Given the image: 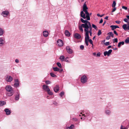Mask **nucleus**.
<instances>
[{"instance_id": "nucleus-1", "label": "nucleus", "mask_w": 129, "mask_h": 129, "mask_svg": "<svg viewBox=\"0 0 129 129\" xmlns=\"http://www.w3.org/2000/svg\"><path fill=\"white\" fill-rule=\"evenodd\" d=\"M80 20L82 22L84 23L78 25V28L80 31L83 33V28H84V30L85 32V43L87 46H88V40L89 39V33L90 36H91L92 34V28L90 22L86 20H84L82 18L80 19Z\"/></svg>"}, {"instance_id": "nucleus-2", "label": "nucleus", "mask_w": 129, "mask_h": 129, "mask_svg": "<svg viewBox=\"0 0 129 129\" xmlns=\"http://www.w3.org/2000/svg\"><path fill=\"white\" fill-rule=\"evenodd\" d=\"M88 8L85 3L83 6V11L80 12V15L81 17L83 18L84 19H87V21L90 20V17L89 16V13L87 10Z\"/></svg>"}, {"instance_id": "nucleus-3", "label": "nucleus", "mask_w": 129, "mask_h": 129, "mask_svg": "<svg viewBox=\"0 0 129 129\" xmlns=\"http://www.w3.org/2000/svg\"><path fill=\"white\" fill-rule=\"evenodd\" d=\"M5 89L6 91L9 92L7 93L8 96H11L14 93L12 87L10 86H7L6 87Z\"/></svg>"}, {"instance_id": "nucleus-4", "label": "nucleus", "mask_w": 129, "mask_h": 129, "mask_svg": "<svg viewBox=\"0 0 129 129\" xmlns=\"http://www.w3.org/2000/svg\"><path fill=\"white\" fill-rule=\"evenodd\" d=\"M87 77L85 75H83L81 77V81L83 84H84L87 82Z\"/></svg>"}, {"instance_id": "nucleus-5", "label": "nucleus", "mask_w": 129, "mask_h": 129, "mask_svg": "<svg viewBox=\"0 0 129 129\" xmlns=\"http://www.w3.org/2000/svg\"><path fill=\"white\" fill-rule=\"evenodd\" d=\"M5 39L4 37H0V46H2L5 44Z\"/></svg>"}, {"instance_id": "nucleus-6", "label": "nucleus", "mask_w": 129, "mask_h": 129, "mask_svg": "<svg viewBox=\"0 0 129 129\" xmlns=\"http://www.w3.org/2000/svg\"><path fill=\"white\" fill-rule=\"evenodd\" d=\"M9 12L8 10L3 11L1 14V15L4 17H7L9 16Z\"/></svg>"}, {"instance_id": "nucleus-7", "label": "nucleus", "mask_w": 129, "mask_h": 129, "mask_svg": "<svg viewBox=\"0 0 129 129\" xmlns=\"http://www.w3.org/2000/svg\"><path fill=\"white\" fill-rule=\"evenodd\" d=\"M121 125L129 127V122L127 120H125L122 123Z\"/></svg>"}, {"instance_id": "nucleus-8", "label": "nucleus", "mask_w": 129, "mask_h": 129, "mask_svg": "<svg viewBox=\"0 0 129 129\" xmlns=\"http://www.w3.org/2000/svg\"><path fill=\"white\" fill-rule=\"evenodd\" d=\"M13 78L10 76H7L5 78L6 80L8 82H11L13 80Z\"/></svg>"}, {"instance_id": "nucleus-9", "label": "nucleus", "mask_w": 129, "mask_h": 129, "mask_svg": "<svg viewBox=\"0 0 129 129\" xmlns=\"http://www.w3.org/2000/svg\"><path fill=\"white\" fill-rule=\"evenodd\" d=\"M58 45L59 46L61 47L63 45V41L60 40H58L57 41Z\"/></svg>"}, {"instance_id": "nucleus-10", "label": "nucleus", "mask_w": 129, "mask_h": 129, "mask_svg": "<svg viewBox=\"0 0 129 129\" xmlns=\"http://www.w3.org/2000/svg\"><path fill=\"white\" fill-rule=\"evenodd\" d=\"M112 51V50L111 49L109 50L108 51H106L104 53V54L105 56H106L107 55L109 56L111 54Z\"/></svg>"}, {"instance_id": "nucleus-11", "label": "nucleus", "mask_w": 129, "mask_h": 129, "mask_svg": "<svg viewBox=\"0 0 129 129\" xmlns=\"http://www.w3.org/2000/svg\"><path fill=\"white\" fill-rule=\"evenodd\" d=\"M122 27L125 30H129V23L127 25L125 24H123L122 26Z\"/></svg>"}, {"instance_id": "nucleus-12", "label": "nucleus", "mask_w": 129, "mask_h": 129, "mask_svg": "<svg viewBox=\"0 0 129 129\" xmlns=\"http://www.w3.org/2000/svg\"><path fill=\"white\" fill-rule=\"evenodd\" d=\"M42 88L44 90L46 91H49L50 89L48 86L45 85H43Z\"/></svg>"}, {"instance_id": "nucleus-13", "label": "nucleus", "mask_w": 129, "mask_h": 129, "mask_svg": "<svg viewBox=\"0 0 129 129\" xmlns=\"http://www.w3.org/2000/svg\"><path fill=\"white\" fill-rule=\"evenodd\" d=\"M14 80L15 81V83L14 84V86L15 87L18 86L19 84V82L18 79H16Z\"/></svg>"}, {"instance_id": "nucleus-14", "label": "nucleus", "mask_w": 129, "mask_h": 129, "mask_svg": "<svg viewBox=\"0 0 129 129\" xmlns=\"http://www.w3.org/2000/svg\"><path fill=\"white\" fill-rule=\"evenodd\" d=\"M66 49L67 52L69 54H71L73 53V51L71 49H70V47L69 46H67L66 47Z\"/></svg>"}, {"instance_id": "nucleus-15", "label": "nucleus", "mask_w": 129, "mask_h": 129, "mask_svg": "<svg viewBox=\"0 0 129 129\" xmlns=\"http://www.w3.org/2000/svg\"><path fill=\"white\" fill-rule=\"evenodd\" d=\"M74 37L75 38L77 39H79L81 37L80 35L79 34L77 33H76L74 34Z\"/></svg>"}, {"instance_id": "nucleus-16", "label": "nucleus", "mask_w": 129, "mask_h": 129, "mask_svg": "<svg viewBox=\"0 0 129 129\" xmlns=\"http://www.w3.org/2000/svg\"><path fill=\"white\" fill-rule=\"evenodd\" d=\"M59 86L58 85H56V86L54 88V90L56 92H57L59 90Z\"/></svg>"}, {"instance_id": "nucleus-17", "label": "nucleus", "mask_w": 129, "mask_h": 129, "mask_svg": "<svg viewBox=\"0 0 129 129\" xmlns=\"http://www.w3.org/2000/svg\"><path fill=\"white\" fill-rule=\"evenodd\" d=\"M48 34L49 33L48 31L45 30L43 31V35L45 37H47L48 36Z\"/></svg>"}, {"instance_id": "nucleus-18", "label": "nucleus", "mask_w": 129, "mask_h": 129, "mask_svg": "<svg viewBox=\"0 0 129 129\" xmlns=\"http://www.w3.org/2000/svg\"><path fill=\"white\" fill-rule=\"evenodd\" d=\"M5 32L4 30L2 28L0 27V36H3Z\"/></svg>"}, {"instance_id": "nucleus-19", "label": "nucleus", "mask_w": 129, "mask_h": 129, "mask_svg": "<svg viewBox=\"0 0 129 129\" xmlns=\"http://www.w3.org/2000/svg\"><path fill=\"white\" fill-rule=\"evenodd\" d=\"M5 111L6 112V114L7 115H10L11 113V111L10 110L8 109H5Z\"/></svg>"}, {"instance_id": "nucleus-20", "label": "nucleus", "mask_w": 129, "mask_h": 129, "mask_svg": "<svg viewBox=\"0 0 129 129\" xmlns=\"http://www.w3.org/2000/svg\"><path fill=\"white\" fill-rule=\"evenodd\" d=\"M110 27L111 28V29L112 30H114L117 28H119L116 25H111L110 26Z\"/></svg>"}, {"instance_id": "nucleus-21", "label": "nucleus", "mask_w": 129, "mask_h": 129, "mask_svg": "<svg viewBox=\"0 0 129 129\" xmlns=\"http://www.w3.org/2000/svg\"><path fill=\"white\" fill-rule=\"evenodd\" d=\"M124 44V42L122 41L119 42L118 44V47L119 48H120L121 45H123Z\"/></svg>"}, {"instance_id": "nucleus-22", "label": "nucleus", "mask_w": 129, "mask_h": 129, "mask_svg": "<svg viewBox=\"0 0 129 129\" xmlns=\"http://www.w3.org/2000/svg\"><path fill=\"white\" fill-rule=\"evenodd\" d=\"M105 114L107 115H110L111 113V112L109 110H106L105 111Z\"/></svg>"}, {"instance_id": "nucleus-23", "label": "nucleus", "mask_w": 129, "mask_h": 129, "mask_svg": "<svg viewBox=\"0 0 129 129\" xmlns=\"http://www.w3.org/2000/svg\"><path fill=\"white\" fill-rule=\"evenodd\" d=\"M65 35L68 37H69L70 36V34L69 32L67 30L65 31Z\"/></svg>"}, {"instance_id": "nucleus-24", "label": "nucleus", "mask_w": 129, "mask_h": 129, "mask_svg": "<svg viewBox=\"0 0 129 129\" xmlns=\"http://www.w3.org/2000/svg\"><path fill=\"white\" fill-rule=\"evenodd\" d=\"M6 103L5 101H0V106H2L4 105Z\"/></svg>"}, {"instance_id": "nucleus-25", "label": "nucleus", "mask_w": 129, "mask_h": 129, "mask_svg": "<svg viewBox=\"0 0 129 129\" xmlns=\"http://www.w3.org/2000/svg\"><path fill=\"white\" fill-rule=\"evenodd\" d=\"M59 59L62 61H64L65 59V57L63 55L61 56L59 58Z\"/></svg>"}, {"instance_id": "nucleus-26", "label": "nucleus", "mask_w": 129, "mask_h": 129, "mask_svg": "<svg viewBox=\"0 0 129 129\" xmlns=\"http://www.w3.org/2000/svg\"><path fill=\"white\" fill-rule=\"evenodd\" d=\"M110 37H112V38L114 37V34L111 32H109L107 34Z\"/></svg>"}, {"instance_id": "nucleus-27", "label": "nucleus", "mask_w": 129, "mask_h": 129, "mask_svg": "<svg viewBox=\"0 0 129 129\" xmlns=\"http://www.w3.org/2000/svg\"><path fill=\"white\" fill-rule=\"evenodd\" d=\"M74 125L73 124H72L70 126L67 127L66 128V129H72L73 128H74Z\"/></svg>"}, {"instance_id": "nucleus-28", "label": "nucleus", "mask_w": 129, "mask_h": 129, "mask_svg": "<svg viewBox=\"0 0 129 129\" xmlns=\"http://www.w3.org/2000/svg\"><path fill=\"white\" fill-rule=\"evenodd\" d=\"M128 127L124 126L123 125H121L120 129H127Z\"/></svg>"}, {"instance_id": "nucleus-29", "label": "nucleus", "mask_w": 129, "mask_h": 129, "mask_svg": "<svg viewBox=\"0 0 129 129\" xmlns=\"http://www.w3.org/2000/svg\"><path fill=\"white\" fill-rule=\"evenodd\" d=\"M19 94H17L15 97V100H18L19 99Z\"/></svg>"}, {"instance_id": "nucleus-30", "label": "nucleus", "mask_w": 129, "mask_h": 129, "mask_svg": "<svg viewBox=\"0 0 129 129\" xmlns=\"http://www.w3.org/2000/svg\"><path fill=\"white\" fill-rule=\"evenodd\" d=\"M53 69L54 71H59V69L57 67L53 68Z\"/></svg>"}, {"instance_id": "nucleus-31", "label": "nucleus", "mask_w": 129, "mask_h": 129, "mask_svg": "<svg viewBox=\"0 0 129 129\" xmlns=\"http://www.w3.org/2000/svg\"><path fill=\"white\" fill-rule=\"evenodd\" d=\"M125 42L126 43L129 44V38L128 37L125 40Z\"/></svg>"}, {"instance_id": "nucleus-32", "label": "nucleus", "mask_w": 129, "mask_h": 129, "mask_svg": "<svg viewBox=\"0 0 129 129\" xmlns=\"http://www.w3.org/2000/svg\"><path fill=\"white\" fill-rule=\"evenodd\" d=\"M116 3L115 1H113L112 5V7H115L116 5Z\"/></svg>"}, {"instance_id": "nucleus-33", "label": "nucleus", "mask_w": 129, "mask_h": 129, "mask_svg": "<svg viewBox=\"0 0 129 129\" xmlns=\"http://www.w3.org/2000/svg\"><path fill=\"white\" fill-rule=\"evenodd\" d=\"M56 64L57 65V66L60 68H62V66L61 65V64L59 62H58L56 63Z\"/></svg>"}, {"instance_id": "nucleus-34", "label": "nucleus", "mask_w": 129, "mask_h": 129, "mask_svg": "<svg viewBox=\"0 0 129 129\" xmlns=\"http://www.w3.org/2000/svg\"><path fill=\"white\" fill-rule=\"evenodd\" d=\"M113 41L114 43H117L118 42V39L117 38H116L113 39Z\"/></svg>"}, {"instance_id": "nucleus-35", "label": "nucleus", "mask_w": 129, "mask_h": 129, "mask_svg": "<svg viewBox=\"0 0 129 129\" xmlns=\"http://www.w3.org/2000/svg\"><path fill=\"white\" fill-rule=\"evenodd\" d=\"M50 74L51 76L53 77H56V75L52 73H50Z\"/></svg>"}, {"instance_id": "nucleus-36", "label": "nucleus", "mask_w": 129, "mask_h": 129, "mask_svg": "<svg viewBox=\"0 0 129 129\" xmlns=\"http://www.w3.org/2000/svg\"><path fill=\"white\" fill-rule=\"evenodd\" d=\"M69 58V57H67L64 59V60L66 62L68 63H70V62L68 60V59Z\"/></svg>"}, {"instance_id": "nucleus-37", "label": "nucleus", "mask_w": 129, "mask_h": 129, "mask_svg": "<svg viewBox=\"0 0 129 129\" xmlns=\"http://www.w3.org/2000/svg\"><path fill=\"white\" fill-rule=\"evenodd\" d=\"M47 92L48 93L49 95H52L53 94V93L50 91V89H49V91H47Z\"/></svg>"}, {"instance_id": "nucleus-38", "label": "nucleus", "mask_w": 129, "mask_h": 129, "mask_svg": "<svg viewBox=\"0 0 129 129\" xmlns=\"http://www.w3.org/2000/svg\"><path fill=\"white\" fill-rule=\"evenodd\" d=\"M47 92L48 93L49 95H52L53 94V93L50 91V89H49V91H47Z\"/></svg>"}, {"instance_id": "nucleus-39", "label": "nucleus", "mask_w": 129, "mask_h": 129, "mask_svg": "<svg viewBox=\"0 0 129 129\" xmlns=\"http://www.w3.org/2000/svg\"><path fill=\"white\" fill-rule=\"evenodd\" d=\"M45 82L46 84L47 85L50 84L51 83V82L48 80H47Z\"/></svg>"}, {"instance_id": "nucleus-40", "label": "nucleus", "mask_w": 129, "mask_h": 129, "mask_svg": "<svg viewBox=\"0 0 129 129\" xmlns=\"http://www.w3.org/2000/svg\"><path fill=\"white\" fill-rule=\"evenodd\" d=\"M102 34V32L101 30H99L98 33V36Z\"/></svg>"}, {"instance_id": "nucleus-41", "label": "nucleus", "mask_w": 129, "mask_h": 129, "mask_svg": "<svg viewBox=\"0 0 129 129\" xmlns=\"http://www.w3.org/2000/svg\"><path fill=\"white\" fill-rule=\"evenodd\" d=\"M92 26L93 28H94L96 29H97V28L96 26L93 24H92Z\"/></svg>"}, {"instance_id": "nucleus-42", "label": "nucleus", "mask_w": 129, "mask_h": 129, "mask_svg": "<svg viewBox=\"0 0 129 129\" xmlns=\"http://www.w3.org/2000/svg\"><path fill=\"white\" fill-rule=\"evenodd\" d=\"M64 94V92H63L62 91L60 93V95L61 96V97H62Z\"/></svg>"}, {"instance_id": "nucleus-43", "label": "nucleus", "mask_w": 129, "mask_h": 129, "mask_svg": "<svg viewBox=\"0 0 129 129\" xmlns=\"http://www.w3.org/2000/svg\"><path fill=\"white\" fill-rule=\"evenodd\" d=\"M88 41H89L90 43L92 45H93V41L91 39H89Z\"/></svg>"}, {"instance_id": "nucleus-44", "label": "nucleus", "mask_w": 129, "mask_h": 129, "mask_svg": "<svg viewBox=\"0 0 129 129\" xmlns=\"http://www.w3.org/2000/svg\"><path fill=\"white\" fill-rule=\"evenodd\" d=\"M122 9H124L125 10H126L127 9V7H125L124 6H122Z\"/></svg>"}, {"instance_id": "nucleus-45", "label": "nucleus", "mask_w": 129, "mask_h": 129, "mask_svg": "<svg viewBox=\"0 0 129 129\" xmlns=\"http://www.w3.org/2000/svg\"><path fill=\"white\" fill-rule=\"evenodd\" d=\"M53 104L54 105H55L56 106H57L58 105V103H57L56 102H54L53 103Z\"/></svg>"}, {"instance_id": "nucleus-46", "label": "nucleus", "mask_w": 129, "mask_h": 129, "mask_svg": "<svg viewBox=\"0 0 129 129\" xmlns=\"http://www.w3.org/2000/svg\"><path fill=\"white\" fill-rule=\"evenodd\" d=\"M104 44L106 46H108L109 44V42H106L104 43Z\"/></svg>"}, {"instance_id": "nucleus-47", "label": "nucleus", "mask_w": 129, "mask_h": 129, "mask_svg": "<svg viewBox=\"0 0 129 129\" xmlns=\"http://www.w3.org/2000/svg\"><path fill=\"white\" fill-rule=\"evenodd\" d=\"M124 21L126 22H128V19L127 18H125L124 19Z\"/></svg>"}, {"instance_id": "nucleus-48", "label": "nucleus", "mask_w": 129, "mask_h": 129, "mask_svg": "<svg viewBox=\"0 0 129 129\" xmlns=\"http://www.w3.org/2000/svg\"><path fill=\"white\" fill-rule=\"evenodd\" d=\"M80 48L82 50H83L84 47V46L83 45H81L80 46Z\"/></svg>"}, {"instance_id": "nucleus-49", "label": "nucleus", "mask_w": 129, "mask_h": 129, "mask_svg": "<svg viewBox=\"0 0 129 129\" xmlns=\"http://www.w3.org/2000/svg\"><path fill=\"white\" fill-rule=\"evenodd\" d=\"M73 121H76L78 120V119L77 118H73Z\"/></svg>"}, {"instance_id": "nucleus-50", "label": "nucleus", "mask_w": 129, "mask_h": 129, "mask_svg": "<svg viewBox=\"0 0 129 129\" xmlns=\"http://www.w3.org/2000/svg\"><path fill=\"white\" fill-rule=\"evenodd\" d=\"M114 8L113 9L112 11V12H114L116 10V8L115 7H114Z\"/></svg>"}, {"instance_id": "nucleus-51", "label": "nucleus", "mask_w": 129, "mask_h": 129, "mask_svg": "<svg viewBox=\"0 0 129 129\" xmlns=\"http://www.w3.org/2000/svg\"><path fill=\"white\" fill-rule=\"evenodd\" d=\"M110 36H107V37H106V40H109V39H110Z\"/></svg>"}, {"instance_id": "nucleus-52", "label": "nucleus", "mask_w": 129, "mask_h": 129, "mask_svg": "<svg viewBox=\"0 0 129 129\" xmlns=\"http://www.w3.org/2000/svg\"><path fill=\"white\" fill-rule=\"evenodd\" d=\"M101 54L100 52H99L97 54V56H98L100 57V56Z\"/></svg>"}, {"instance_id": "nucleus-53", "label": "nucleus", "mask_w": 129, "mask_h": 129, "mask_svg": "<svg viewBox=\"0 0 129 129\" xmlns=\"http://www.w3.org/2000/svg\"><path fill=\"white\" fill-rule=\"evenodd\" d=\"M114 33L116 35H118V34L117 33V32L115 30H114Z\"/></svg>"}, {"instance_id": "nucleus-54", "label": "nucleus", "mask_w": 129, "mask_h": 129, "mask_svg": "<svg viewBox=\"0 0 129 129\" xmlns=\"http://www.w3.org/2000/svg\"><path fill=\"white\" fill-rule=\"evenodd\" d=\"M15 62L16 63H18L19 62V60L17 59H16L15 60Z\"/></svg>"}, {"instance_id": "nucleus-55", "label": "nucleus", "mask_w": 129, "mask_h": 129, "mask_svg": "<svg viewBox=\"0 0 129 129\" xmlns=\"http://www.w3.org/2000/svg\"><path fill=\"white\" fill-rule=\"evenodd\" d=\"M103 22V20L102 19H101L99 23H101Z\"/></svg>"}, {"instance_id": "nucleus-56", "label": "nucleus", "mask_w": 129, "mask_h": 129, "mask_svg": "<svg viewBox=\"0 0 129 129\" xmlns=\"http://www.w3.org/2000/svg\"><path fill=\"white\" fill-rule=\"evenodd\" d=\"M59 71L61 73L63 71V69H61L60 70L59 69Z\"/></svg>"}, {"instance_id": "nucleus-57", "label": "nucleus", "mask_w": 129, "mask_h": 129, "mask_svg": "<svg viewBox=\"0 0 129 129\" xmlns=\"http://www.w3.org/2000/svg\"><path fill=\"white\" fill-rule=\"evenodd\" d=\"M108 16H106L105 17V19H106L107 20H108Z\"/></svg>"}, {"instance_id": "nucleus-58", "label": "nucleus", "mask_w": 129, "mask_h": 129, "mask_svg": "<svg viewBox=\"0 0 129 129\" xmlns=\"http://www.w3.org/2000/svg\"><path fill=\"white\" fill-rule=\"evenodd\" d=\"M115 22L117 24H119L120 23V21H116Z\"/></svg>"}, {"instance_id": "nucleus-59", "label": "nucleus", "mask_w": 129, "mask_h": 129, "mask_svg": "<svg viewBox=\"0 0 129 129\" xmlns=\"http://www.w3.org/2000/svg\"><path fill=\"white\" fill-rule=\"evenodd\" d=\"M93 54L94 55H95L96 54V53L95 52H94L93 53Z\"/></svg>"}, {"instance_id": "nucleus-60", "label": "nucleus", "mask_w": 129, "mask_h": 129, "mask_svg": "<svg viewBox=\"0 0 129 129\" xmlns=\"http://www.w3.org/2000/svg\"><path fill=\"white\" fill-rule=\"evenodd\" d=\"M126 17L127 18V19H129V15L127 16Z\"/></svg>"}, {"instance_id": "nucleus-61", "label": "nucleus", "mask_w": 129, "mask_h": 129, "mask_svg": "<svg viewBox=\"0 0 129 129\" xmlns=\"http://www.w3.org/2000/svg\"><path fill=\"white\" fill-rule=\"evenodd\" d=\"M97 15L98 16H99V17H100V15L99 14H97Z\"/></svg>"}, {"instance_id": "nucleus-62", "label": "nucleus", "mask_w": 129, "mask_h": 129, "mask_svg": "<svg viewBox=\"0 0 129 129\" xmlns=\"http://www.w3.org/2000/svg\"><path fill=\"white\" fill-rule=\"evenodd\" d=\"M111 47V46H109L108 47V48H110Z\"/></svg>"}, {"instance_id": "nucleus-63", "label": "nucleus", "mask_w": 129, "mask_h": 129, "mask_svg": "<svg viewBox=\"0 0 129 129\" xmlns=\"http://www.w3.org/2000/svg\"><path fill=\"white\" fill-rule=\"evenodd\" d=\"M81 119H83V120H84V119H85V118H83V117H81Z\"/></svg>"}, {"instance_id": "nucleus-64", "label": "nucleus", "mask_w": 129, "mask_h": 129, "mask_svg": "<svg viewBox=\"0 0 129 129\" xmlns=\"http://www.w3.org/2000/svg\"><path fill=\"white\" fill-rule=\"evenodd\" d=\"M104 15V14L100 15V17H102Z\"/></svg>"}]
</instances>
